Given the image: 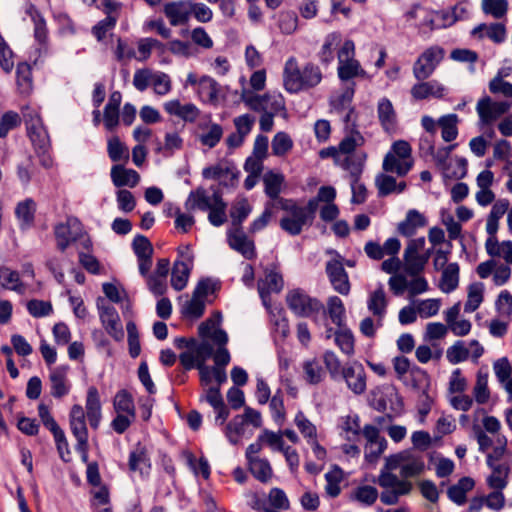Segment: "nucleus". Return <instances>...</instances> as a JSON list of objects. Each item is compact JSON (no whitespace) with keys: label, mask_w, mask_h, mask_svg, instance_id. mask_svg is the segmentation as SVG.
<instances>
[{"label":"nucleus","mask_w":512,"mask_h":512,"mask_svg":"<svg viewBox=\"0 0 512 512\" xmlns=\"http://www.w3.org/2000/svg\"><path fill=\"white\" fill-rule=\"evenodd\" d=\"M342 37L338 32H332L325 37L324 43L319 52L320 61L330 63L334 58V48L341 43Z\"/></svg>","instance_id":"c03bdc74"},{"label":"nucleus","mask_w":512,"mask_h":512,"mask_svg":"<svg viewBox=\"0 0 512 512\" xmlns=\"http://www.w3.org/2000/svg\"><path fill=\"white\" fill-rule=\"evenodd\" d=\"M326 273L334 290L341 295H348L350 282L348 274L343 267L342 260L337 254L335 258L326 263Z\"/></svg>","instance_id":"ddd939ff"},{"label":"nucleus","mask_w":512,"mask_h":512,"mask_svg":"<svg viewBox=\"0 0 512 512\" xmlns=\"http://www.w3.org/2000/svg\"><path fill=\"white\" fill-rule=\"evenodd\" d=\"M416 311L421 318H429L435 316L440 309L441 302L439 299H426L414 302Z\"/></svg>","instance_id":"e2e57ef3"},{"label":"nucleus","mask_w":512,"mask_h":512,"mask_svg":"<svg viewBox=\"0 0 512 512\" xmlns=\"http://www.w3.org/2000/svg\"><path fill=\"white\" fill-rule=\"evenodd\" d=\"M455 144L441 147L437 150L434 149V146H429V152L433 156L436 165L442 170L443 175L447 178L452 179H461L467 173V161L462 157H455L454 164L455 167L452 166V162H448L451 151L455 148Z\"/></svg>","instance_id":"39448f33"},{"label":"nucleus","mask_w":512,"mask_h":512,"mask_svg":"<svg viewBox=\"0 0 512 512\" xmlns=\"http://www.w3.org/2000/svg\"><path fill=\"white\" fill-rule=\"evenodd\" d=\"M278 204V208L285 212L280 220V227L288 234L292 236L299 235L304 226L311 225L306 214L302 211V206H299L293 200H278Z\"/></svg>","instance_id":"423d86ee"},{"label":"nucleus","mask_w":512,"mask_h":512,"mask_svg":"<svg viewBox=\"0 0 512 512\" xmlns=\"http://www.w3.org/2000/svg\"><path fill=\"white\" fill-rule=\"evenodd\" d=\"M54 234L57 248L63 253L68 246L76 241L82 234V226L78 219L69 217L65 223L55 226Z\"/></svg>","instance_id":"f8f14e48"},{"label":"nucleus","mask_w":512,"mask_h":512,"mask_svg":"<svg viewBox=\"0 0 512 512\" xmlns=\"http://www.w3.org/2000/svg\"><path fill=\"white\" fill-rule=\"evenodd\" d=\"M443 54V50L439 47L434 46L426 49L414 63V77L419 81L429 78L443 59Z\"/></svg>","instance_id":"9d476101"},{"label":"nucleus","mask_w":512,"mask_h":512,"mask_svg":"<svg viewBox=\"0 0 512 512\" xmlns=\"http://www.w3.org/2000/svg\"><path fill=\"white\" fill-rule=\"evenodd\" d=\"M362 434L366 440L364 445V456L367 462L374 463L387 449V440L380 435L379 429L367 424L362 429Z\"/></svg>","instance_id":"1a4fd4ad"},{"label":"nucleus","mask_w":512,"mask_h":512,"mask_svg":"<svg viewBox=\"0 0 512 512\" xmlns=\"http://www.w3.org/2000/svg\"><path fill=\"white\" fill-rule=\"evenodd\" d=\"M445 88L435 80L421 81L411 88V95L416 100L426 99L428 97L441 98L444 96Z\"/></svg>","instance_id":"4be33fe9"},{"label":"nucleus","mask_w":512,"mask_h":512,"mask_svg":"<svg viewBox=\"0 0 512 512\" xmlns=\"http://www.w3.org/2000/svg\"><path fill=\"white\" fill-rule=\"evenodd\" d=\"M248 463L251 474L258 480H268L272 476V468L267 459H253Z\"/></svg>","instance_id":"bf43d9fd"},{"label":"nucleus","mask_w":512,"mask_h":512,"mask_svg":"<svg viewBox=\"0 0 512 512\" xmlns=\"http://www.w3.org/2000/svg\"><path fill=\"white\" fill-rule=\"evenodd\" d=\"M413 166V160H403L393 153H387L383 160V170L405 176Z\"/></svg>","instance_id":"473e14b6"},{"label":"nucleus","mask_w":512,"mask_h":512,"mask_svg":"<svg viewBox=\"0 0 512 512\" xmlns=\"http://www.w3.org/2000/svg\"><path fill=\"white\" fill-rule=\"evenodd\" d=\"M286 304L299 317L312 318L315 322H318L321 317H326L323 303L299 288L287 292Z\"/></svg>","instance_id":"7ed1b4c3"},{"label":"nucleus","mask_w":512,"mask_h":512,"mask_svg":"<svg viewBox=\"0 0 512 512\" xmlns=\"http://www.w3.org/2000/svg\"><path fill=\"white\" fill-rule=\"evenodd\" d=\"M384 490L380 495L381 501L386 505L395 504L399 496L410 492L411 482H380Z\"/></svg>","instance_id":"412c9836"},{"label":"nucleus","mask_w":512,"mask_h":512,"mask_svg":"<svg viewBox=\"0 0 512 512\" xmlns=\"http://www.w3.org/2000/svg\"><path fill=\"white\" fill-rule=\"evenodd\" d=\"M294 422L300 433L307 439V441L317 437V429L315 425L309 421L302 412L297 413Z\"/></svg>","instance_id":"774afa93"},{"label":"nucleus","mask_w":512,"mask_h":512,"mask_svg":"<svg viewBox=\"0 0 512 512\" xmlns=\"http://www.w3.org/2000/svg\"><path fill=\"white\" fill-rule=\"evenodd\" d=\"M425 470L423 456L412 449L399 451L385 458L379 480H399V478L419 477Z\"/></svg>","instance_id":"f257e3e1"},{"label":"nucleus","mask_w":512,"mask_h":512,"mask_svg":"<svg viewBox=\"0 0 512 512\" xmlns=\"http://www.w3.org/2000/svg\"><path fill=\"white\" fill-rule=\"evenodd\" d=\"M473 486L474 482H458L448 489V497L457 504H463L466 501V493L471 490Z\"/></svg>","instance_id":"0e129e2a"},{"label":"nucleus","mask_w":512,"mask_h":512,"mask_svg":"<svg viewBox=\"0 0 512 512\" xmlns=\"http://www.w3.org/2000/svg\"><path fill=\"white\" fill-rule=\"evenodd\" d=\"M347 387L356 395H361L366 390V373L362 364L354 362L341 370Z\"/></svg>","instance_id":"4468645a"},{"label":"nucleus","mask_w":512,"mask_h":512,"mask_svg":"<svg viewBox=\"0 0 512 512\" xmlns=\"http://www.w3.org/2000/svg\"><path fill=\"white\" fill-rule=\"evenodd\" d=\"M483 301V284L473 283L468 288V298L464 306L465 312H474Z\"/></svg>","instance_id":"5fc2aeb1"},{"label":"nucleus","mask_w":512,"mask_h":512,"mask_svg":"<svg viewBox=\"0 0 512 512\" xmlns=\"http://www.w3.org/2000/svg\"><path fill=\"white\" fill-rule=\"evenodd\" d=\"M191 265L185 261H176L172 269L171 285L177 290H183L188 282Z\"/></svg>","instance_id":"f704fd0d"},{"label":"nucleus","mask_w":512,"mask_h":512,"mask_svg":"<svg viewBox=\"0 0 512 512\" xmlns=\"http://www.w3.org/2000/svg\"><path fill=\"white\" fill-rule=\"evenodd\" d=\"M229 244L231 248L240 252L247 259L255 256L253 242L240 231V228H236L233 233L229 234Z\"/></svg>","instance_id":"a878e982"},{"label":"nucleus","mask_w":512,"mask_h":512,"mask_svg":"<svg viewBox=\"0 0 512 512\" xmlns=\"http://www.w3.org/2000/svg\"><path fill=\"white\" fill-rule=\"evenodd\" d=\"M107 150L110 159L114 162L127 161L129 158L128 148L116 136L108 140Z\"/></svg>","instance_id":"6e6d98bb"},{"label":"nucleus","mask_w":512,"mask_h":512,"mask_svg":"<svg viewBox=\"0 0 512 512\" xmlns=\"http://www.w3.org/2000/svg\"><path fill=\"white\" fill-rule=\"evenodd\" d=\"M339 329L334 333L335 344L346 355L351 356L354 354V337L352 332L346 327H338Z\"/></svg>","instance_id":"79ce46f5"},{"label":"nucleus","mask_w":512,"mask_h":512,"mask_svg":"<svg viewBox=\"0 0 512 512\" xmlns=\"http://www.w3.org/2000/svg\"><path fill=\"white\" fill-rule=\"evenodd\" d=\"M70 429L77 440L76 450L82 455L83 459L87 458L88 450V430L85 420V412L81 405L75 404L70 410Z\"/></svg>","instance_id":"0eeeda50"},{"label":"nucleus","mask_w":512,"mask_h":512,"mask_svg":"<svg viewBox=\"0 0 512 512\" xmlns=\"http://www.w3.org/2000/svg\"><path fill=\"white\" fill-rule=\"evenodd\" d=\"M263 183L266 195L272 200L267 204L275 206V208L279 207L278 200H285L284 198L279 197L284 183L283 174L268 171L263 176Z\"/></svg>","instance_id":"6ab92c4d"},{"label":"nucleus","mask_w":512,"mask_h":512,"mask_svg":"<svg viewBox=\"0 0 512 512\" xmlns=\"http://www.w3.org/2000/svg\"><path fill=\"white\" fill-rule=\"evenodd\" d=\"M0 284L4 289L24 293V285L20 280L19 273L6 266H0Z\"/></svg>","instance_id":"72a5a7b5"},{"label":"nucleus","mask_w":512,"mask_h":512,"mask_svg":"<svg viewBox=\"0 0 512 512\" xmlns=\"http://www.w3.org/2000/svg\"><path fill=\"white\" fill-rule=\"evenodd\" d=\"M86 416L92 428L96 429L102 418L101 401L96 387L91 386L87 390L85 403Z\"/></svg>","instance_id":"a211bd4d"},{"label":"nucleus","mask_w":512,"mask_h":512,"mask_svg":"<svg viewBox=\"0 0 512 512\" xmlns=\"http://www.w3.org/2000/svg\"><path fill=\"white\" fill-rule=\"evenodd\" d=\"M199 94L210 103H216L218 101L219 85L218 83L209 76H203L199 82Z\"/></svg>","instance_id":"49530a36"},{"label":"nucleus","mask_w":512,"mask_h":512,"mask_svg":"<svg viewBox=\"0 0 512 512\" xmlns=\"http://www.w3.org/2000/svg\"><path fill=\"white\" fill-rule=\"evenodd\" d=\"M378 117L386 132L395 130L397 116L390 100L383 98L378 103Z\"/></svg>","instance_id":"7c9ffc66"},{"label":"nucleus","mask_w":512,"mask_h":512,"mask_svg":"<svg viewBox=\"0 0 512 512\" xmlns=\"http://www.w3.org/2000/svg\"><path fill=\"white\" fill-rule=\"evenodd\" d=\"M226 203L223 201L220 193L214 192V204L209 209L208 219L214 226H221L227 220Z\"/></svg>","instance_id":"a19ab883"},{"label":"nucleus","mask_w":512,"mask_h":512,"mask_svg":"<svg viewBox=\"0 0 512 512\" xmlns=\"http://www.w3.org/2000/svg\"><path fill=\"white\" fill-rule=\"evenodd\" d=\"M367 306L369 311L377 317V324L382 325V319L387 308L386 295L382 287H379L370 294Z\"/></svg>","instance_id":"cd10ccee"},{"label":"nucleus","mask_w":512,"mask_h":512,"mask_svg":"<svg viewBox=\"0 0 512 512\" xmlns=\"http://www.w3.org/2000/svg\"><path fill=\"white\" fill-rule=\"evenodd\" d=\"M472 35L483 38L488 37L494 43L500 44L506 38L505 25L501 23H492L490 25L480 24L472 30Z\"/></svg>","instance_id":"b1692460"},{"label":"nucleus","mask_w":512,"mask_h":512,"mask_svg":"<svg viewBox=\"0 0 512 512\" xmlns=\"http://www.w3.org/2000/svg\"><path fill=\"white\" fill-rule=\"evenodd\" d=\"M151 85L154 92L160 96L168 94L172 89L171 79L164 72H154Z\"/></svg>","instance_id":"338daca9"},{"label":"nucleus","mask_w":512,"mask_h":512,"mask_svg":"<svg viewBox=\"0 0 512 512\" xmlns=\"http://www.w3.org/2000/svg\"><path fill=\"white\" fill-rule=\"evenodd\" d=\"M512 100L493 101L491 97L484 96L478 100L476 111L483 125H490L502 115L509 112Z\"/></svg>","instance_id":"6e6552de"},{"label":"nucleus","mask_w":512,"mask_h":512,"mask_svg":"<svg viewBox=\"0 0 512 512\" xmlns=\"http://www.w3.org/2000/svg\"><path fill=\"white\" fill-rule=\"evenodd\" d=\"M365 160L366 155L363 153L351 156H344L343 158H341V161L338 162V165L341 166L343 169L349 171L351 180L359 179L363 170Z\"/></svg>","instance_id":"4c0bfd02"},{"label":"nucleus","mask_w":512,"mask_h":512,"mask_svg":"<svg viewBox=\"0 0 512 512\" xmlns=\"http://www.w3.org/2000/svg\"><path fill=\"white\" fill-rule=\"evenodd\" d=\"M198 332L202 338L209 337L212 339L213 343L218 346L217 350L213 354L215 362L214 367H222L225 369V366L230 362V354L225 348L228 341L226 332L220 329L218 324L212 319L201 323L198 328Z\"/></svg>","instance_id":"20e7f679"},{"label":"nucleus","mask_w":512,"mask_h":512,"mask_svg":"<svg viewBox=\"0 0 512 512\" xmlns=\"http://www.w3.org/2000/svg\"><path fill=\"white\" fill-rule=\"evenodd\" d=\"M223 136V128L217 123H210L206 126V130L199 135L202 145L209 148L215 147Z\"/></svg>","instance_id":"de8ad7c7"},{"label":"nucleus","mask_w":512,"mask_h":512,"mask_svg":"<svg viewBox=\"0 0 512 512\" xmlns=\"http://www.w3.org/2000/svg\"><path fill=\"white\" fill-rule=\"evenodd\" d=\"M251 210L252 207L247 199L242 198L237 200L230 210L233 225L236 226V228H240L242 222L247 218Z\"/></svg>","instance_id":"8fccbe9b"},{"label":"nucleus","mask_w":512,"mask_h":512,"mask_svg":"<svg viewBox=\"0 0 512 512\" xmlns=\"http://www.w3.org/2000/svg\"><path fill=\"white\" fill-rule=\"evenodd\" d=\"M425 238L419 237L408 242L404 250L405 270L411 276L422 272L427 264V258L421 257L420 252L424 249Z\"/></svg>","instance_id":"9b49d317"},{"label":"nucleus","mask_w":512,"mask_h":512,"mask_svg":"<svg viewBox=\"0 0 512 512\" xmlns=\"http://www.w3.org/2000/svg\"><path fill=\"white\" fill-rule=\"evenodd\" d=\"M284 281L282 275L276 270L275 267L266 268L264 277L258 280V292L266 305L267 297L271 293H278L282 290Z\"/></svg>","instance_id":"dca6fc26"},{"label":"nucleus","mask_w":512,"mask_h":512,"mask_svg":"<svg viewBox=\"0 0 512 512\" xmlns=\"http://www.w3.org/2000/svg\"><path fill=\"white\" fill-rule=\"evenodd\" d=\"M487 464L492 470L487 480H505L508 478L510 467L507 460L494 458V455H488Z\"/></svg>","instance_id":"37998d69"},{"label":"nucleus","mask_w":512,"mask_h":512,"mask_svg":"<svg viewBox=\"0 0 512 512\" xmlns=\"http://www.w3.org/2000/svg\"><path fill=\"white\" fill-rule=\"evenodd\" d=\"M185 464L193 471L195 477L208 479L210 476V466L205 458L196 459V457L188 451L182 454Z\"/></svg>","instance_id":"c9c22d12"},{"label":"nucleus","mask_w":512,"mask_h":512,"mask_svg":"<svg viewBox=\"0 0 512 512\" xmlns=\"http://www.w3.org/2000/svg\"><path fill=\"white\" fill-rule=\"evenodd\" d=\"M110 176L112 183L118 188L124 186L133 188L140 181V175L137 171L133 169H127L119 164L112 166Z\"/></svg>","instance_id":"aec40b11"},{"label":"nucleus","mask_w":512,"mask_h":512,"mask_svg":"<svg viewBox=\"0 0 512 512\" xmlns=\"http://www.w3.org/2000/svg\"><path fill=\"white\" fill-rule=\"evenodd\" d=\"M17 87L22 95H29L33 89L31 67L27 63H20L16 69Z\"/></svg>","instance_id":"ea45409f"},{"label":"nucleus","mask_w":512,"mask_h":512,"mask_svg":"<svg viewBox=\"0 0 512 512\" xmlns=\"http://www.w3.org/2000/svg\"><path fill=\"white\" fill-rule=\"evenodd\" d=\"M67 370V367H57L51 371L49 380L53 397L61 398L68 394Z\"/></svg>","instance_id":"5701e85b"},{"label":"nucleus","mask_w":512,"mask_h":512,"mask_svg":"<svg viewBox=\"0 0 512 512\" xmlns=\"http://www.w3.org/2000/svg\"><path fill=\"white\" fill-rule=\"evenodd\" d=\"M350 498L356 500L363 505L370 506L378 498V491L370 485L358 486L352 493Z\"/></svg>","instance_id":"864d4df0"},{"label":"nucleus","mask_w":512,"mask_h":512,"mask_svg":"<svg viewBox=\"0 0 512 512\" xmlns=\"http://www.w3.org/2000/svg\"><path fill=\"white\" fill-rule=\"evenodd\" d=\"M489 90L493 94H501L512 100V84L504 81L500 72L489 82Z\"/></svg>","instance_id":"69168bd1"},{"label":"nucleus","mask_w":512,"mask_h":512,"mask_svg":"<svg viewBox=\"0 0 512 512\" xmlns=\"http://www.w3.org/2000/svg\"><path fill=\"white\" fill-rule=\"evenodd\" d=\"M213 204L214 194L209 196L204 188H198L189 194L185 206L189 211L195 209L206 211L209 210Z\"/></svg>","instance_id":"c85d7f7f"},{"label":"nucleus","mask_w":512,"mask_h":512,"mask_svg":"<svg viewBox=\"0 0 512 512\" xmlns=\"http://www.w3.org/2000/svg\"><path fill=\"white\" fill-rule=\"evenodd\" d=\"M114 408L117 413H126L135 418V407L132 396L125 390L119 391L114 398Z\"/></svg>","instance_id":"603ef678"},{"label":"nucleus","mask_w":512,"mask_h":512,"mask_svg":"<svg viewBox=\"0 0 512 512\" xmlns=\"http://www.w3.org/2000/svg\"><path fill=\"white\" fill-rule=\"evenodd\" d=\"M305 380L312 385L318 384L323 379V370L317 360H307L303 363Z\"/></svg>","instance_id":"4d7b16f0"},{"label":"nucleus","mask_w":512,"mask_h":512,"mask_svg":"<svg viewBox=\"0 0 512 512\" xmlns=\"http://www.w3.org/2000/svg\"><path fill=\"white\" fill-rule=\"evenodd\" d=\"M459 283V265L449 263L442 271L439 288L444 293H451L458 287Z\"/></svg>","instance_id":"2f4dec72"},{"label":"nucleus","mask_w":512,"mask_h":512,"mask_svg":"<svg viewBox=\"0 0 512 512\" xmlns=\"http://www.w3.org/2000/svg\"><path fill=\"white\" fill-rule=\"evenodd\" d=\"M331 321L338 327L344 326L345 307L338 296H330L327 300V309H325Z\"/></svg>","instance_id":"e433bc0d"},{"label":"nucleus","mask_w":512,"mask_h":512,"mask_svg":"<svg viewBox=\"0 0 512 512\" xmlns=\"http://www.w3.org/2000/svg\"><path fill=\"white\" fill-rule=\"evenodd\" d=\"M322 80V73L318 66L307 63L302 69L298 67L294 57L289 58L284 67L283 81L285 89L290 93H297L317 86Z\"/></svg>","instance_id":"f03ea898"},{"label":"nucleus","mask_w":512,"mask_h":512,"mask_svg":"<svg viewBox=\"0 0 512 512\" xmlns=\"http://www.w3.org/2000/svg\"><path fill=\"white\" fill-rule=\"evenodd\" d=\"M150 466L147 450L144 446L138 445L130 454L129 469L133 472L139 471L140 476Z\"/></svg>","instance_id":"58836bf2"},{"label":"nucleus","mask_w":512,"mask_h":512,"mask_svg":"<svg viewBox=\"0 0 512 512\" xmlns=\"http://www.w3.org/2000/svg\"><path fill=\"white\" fill-rule=\"evenodd\" d=\"M191 9V1H175L167 3L164 6V13L171 25L178 26L188 21L191 15Z\"/></svg>","instance_id":"f3484780"},{"label":"nucleus","mask_w":512,"mask_h":512,"mask_svg":"<svg viewBox=\"0 0 512 512\" xmlns=\"http://www.w3.org/2000/svg\"><path fill=\"white\" fill-rule=\"evenodd\" d=\"M491 484L496 483L497 485H492L496 490L491 492L487 496H482V500L487 507L493 510H500L504 506V496L501 493V490L505 487L506 482H490Z\"/></svg>","instance_id":"052dcab7"},{"label":"nucleus","mask_w":512,"mask_h":512,"mask_svg":"<svg viewBox=\"0 0 512 512\" xmlns=\"http://www.w3.org/2000/svg\"><path fill=\"white\" fill-rule=\"evenodd\" d=\"M205 310L204 299L192 295L190 300H187L182 306V314L190 318H200Z\"/></svg>","instance_id":"13d9d810"},{"label":"nucleus","mask_w":512,"mask_h":512,"mask_svg":"<svg viewBox=\"0 0 512 512\" xmlns=\"http://www.w3.org/2000/svg\"><path fill=\"white\" fill-rule=\"evenodd\" d=\"M425 217L417 210H409L404 221L399 223L398 231L405 237L413 236L418 228L426 225Z\"/></svg>","instance_id":"393cba45"},{"label":"nucleus","mask_w":512,"mask_h":512,"mask_svg":"<svg viewBox=\"0 0 512 512\" xmlns=\"http://www.w3.org/2000/svg\"><path fill=\"white\" fill-rule=\"evenodd\" d=\"M202 175L206 179L220 180L229 177L234 180L238 177V171L229 162H220L214 166L204 168Z\"/></svg>","instance_id":"c756f323"},{"label":"nucleus","mask_w":512,"mask_h":512,"mask_svg":"<svg viewBox=\"0 0 512 512\" xmlns=\"http://www.w3.org/2000/svg\"><path fill=\"white\" fill-rule=\"evenodd\" d=\"M485 248L491 257H501L506 263L512 264V241L498 242L497 238H488Z\"/></svg>","instance_id":"bb28decb"},{"label":"nucleus","mask_w":512,"mask_h":512,"mask_svg":"<svg viewBox=\"0 0 512 512\" xmlns=\"http://www.w3.org/2000/svg\"><path fill=\"white\" fill-rule=\"evenodd\" d=\"M365 72L361 69L360 64L357 60H349L339 62L338 76L341 80L347 81L359 75H364Z\"/></svg>","instance_id":"680f3d73"},{"label":"nucleus","mask_w":512,"mask_h":512,"mask_svg":"<svg viewBox=\"0 0 512 512\" xmlns=\"http://www.w3.org/2000/svg\"><path fill=\"white\" fill-rule=\"evenodd\" d=\"M482 11L491 15L495 19H501L506 16L508 11L507 0H482L481 2Z\"/></svg>","instance_id":"3c124183"},{"label":"nucleus","mask_w":512,"mask_h":512,"mask_svg":"<svg viewBox=\"0 0 512 512\" xmlns=\"http://www.w3.org/2000/svg\"><path fill=\"white\" fill-rule=\"evenodd\" d=\"M101 322L115 340H122L124 337L123 327L118 312L112 305H98Z\"/></svg>","instance_id":"2eb2a0df"},{"label":"nucleus","mask_w":512,"mask_h":512,"mask_svg":"<svg viewBox=\"0 0 512 512\" xmlns=\"http://www.w3.org/2000/svg\"><path fill=\"white\" fill-rule=\"evenodd\" d=\"M457 122L458 117L456 114H448L439 119L438 124L442 129V138L444 141L451 142L457 137Z\"/></svg>","instance_id":"09e8293b"},{"label":"nucleus","mask_w":512,"mask_h":512,"mask_svg":"<svg viewBox=\"0 0 512 512\" xmlns=\"http://www.w3.org/2000/svg\"><path fill=\"white\" fill-rule=\"evenodd\" d=\"M272 154L283 157L293 148V140L286 132H278L271 142Z\"/></svg>","instance_id":"a18cd8bd"}]
</instances>
